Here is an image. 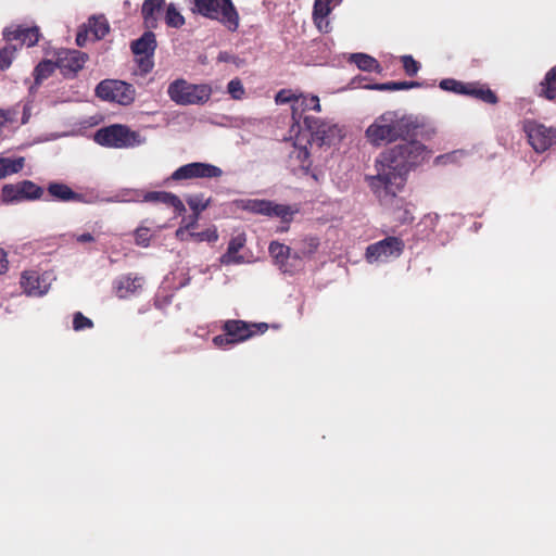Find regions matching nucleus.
Returning a JSON list of instances; mask_svg holds the SVG:
<instances>
[{
    "instance_id": "nucleus-1",
    "label": "nucleus",
    "mask_w": 556,
    "mask_h": 556,
    "mask_svg": "<svg viewBox=\"0 0 556 556\" xmlns=\"http://www.w3.org/2000/svg\"><path fill=\"white\" fill-rule=\"evenodd\" d=\"M383 150L375 161L377 174L366 178L369 188L380 201L393 199L405 186L407 175L430 157V150L409 138Z\"/></svg>"
},
{
    "instance_id": "nucleus-2",
    "label": "nucleus",
    "mask_w": 556,
    "mask_h": 556,
    "mask_svg": "<svg viewBox=\"0 0 556 556\" xmlns=\"http://www.w3.org/2000/svg\"><path fill=\"white\" fill-rule=\"evenodd\" d=\"M276 104L291 103L292 118L295 123L300 124L301 121L305 126V130L302 131L295 142L290 159L293 164V170L295 174L308 175L312 166V160L309 159V150L307 144H311L313 140L312 121L308 115H304V105L306 99L303 97H296L290 89H281L275 96Z\"/></svg>"
},
{
    "instance_id": "nucleus-3",
    "label": "nucleus",
    "mask_w": 556,
    "mask_h": 556,
    "mask_svg": "<svg viewBox=\"0 0 556 556\" xmlns=\"http://www.w3.org/2000/svg\"><path fill=\"white\" fill-rule=\"evenodd\" d=\"M418 119L412 115L401 114L397 111H387L379 115L366 129L367 140L375 147L396 140H407L417 137L420 128Z\"/></svg>"
},
{
    "instance_id": "nucleus-4",
    "label": "nucleus",
    "mask_w": 556,
    "mask_h": 556,
    "mask_svg": "<svg viewBox=\"0 0 556 556\" xmlns=\"http://www.w3.org/2000/svg\"><path fill=\"white\" fill-rule=\"evenodd\" d=\"M213 89L208 84H192L184 78L173 80L167 87L168 98L177 105H203L211 99Z\"/></svg>"
},
{
    "instance_id": "nucleus-5",
    "label": "nucleus",
    "mask_w": 556,
    "mask_h": 556,
    "mask_svg": "<svg viewBox=\"0 0 556 556\" xmlns=\"http://www.w3.org/2000/svg\"><path fill=\"white\" fill-rule=\"evenodd\" d=\"M94 141L100 146L114 149H129L146 143L147 139L139 131L121 124H114L97 130Z\"/></svg>"
},
{
    "instance_id": "nucleus-6",
    "label": "nucleus",
    "mask_w": 556,
    "mask_h": 556,
    "mask_svg": "<svg viewBox=\"0 0 556 556\" xmlns=\"http://www.w3.org/2000/svg\"><path fill=\"white\" fill-rule=\"evenodd\" d=\"M194 11L220 22L230 31L239 27V14L231 0H194Z\"/></svg>"
},
{
    "instance_id": "nucleus-7",
    "label": "nucleus",
    "mask_w": 556,
    "mask_h": 556,
    "mask_svg": "<svg viewBox=\"0 0 556 556\" xmlns=\"http://www.w3.org/2000/svg\"><path fill=\"white\" fill-rule=\"evenodd\" d=\"M237 206L250 213L267 217H278L283 223H289L296 212V210L290 205L278 204L265 199H242L237 201Z\"/></svg>"
},
{
    "instance_id": "nucleus-8",
    "label": "nucleus",
    "mask_w": 556,
    "mask_h": 556,
    "mask_svg": "<svg viewBox=\"0 0 556 556\" xmlns=\"http://www.w3.org/2000/svg\"><path fill=\"white\" fill-rule=\"evenodd\" d=\"M98 98L121 105H129L135 100V88L125 81L104 79L96 87Z\"/></svg>"
},
{
    "instance_id": "nucleus-9",
    "label": "nucleus",
    "mask_w": 556,
    "mask_h": 556,
    "mask_svg": "<svg viewBox=\"0 0 556 556\" xmlns=\"http://www.w3.org/2000/svg\"><path fill=\"white\" fill-rule=\"evenodd\" d=\"M404 242L397 237H387L366 248L365 258L368 263H386L397 258L404 251Z\"/></svg>"
},
{
    "instance_id": "nucleus-10",
    "label": "nucleus",
    "mask_w": 556,
    "mask_h": 556,
    "mask_svg": "<svg viewBox=\"0 0 556 556\" xmlns=\"http://www.w3.org/2000/svg\"><path fill=\"white\" fill-rule=\"evenodd\" d=\"M528 142L538 153H543L556 144V128L547 127L535 121H527L523 125Z\"/></svg>"
},
{
    "instance_id": "nucleus-11",
    "label": "nucleus",
    "mask_w": 556,
    "mask_h": 556,
    "mask_svg": "<svg viewBox=\"0 0 556 556\" xmlns=\"http://www.w3.org/2000/svg\"><path fill=\"white\" fill-rule=\"evenodd\" d=\"M42 194L43 189L30 180L8 184L2 187V202L5 204L38 200Z\"/></svg>"
},
{
    "instance_id": "nucleus-12",
    "label": "nucleus",
    "mask_w": 556,
    "mask_h": 556,
    "mask_svg": "<svg viewBox=\"0 0 556 556\" xmlns=\"http://www.w3.org/2000/svg\"><path fill=\"white\" fill-rule=\"evenodd\" d=\"M53 280L55 276L52 271L30 270L22 275L21 286L28 296H42L49 291Z\"/></svg>"
},
{
    "instance_id": "nucleus-13",
    "label": "nucleus",
    "mask_w": 556,
    "mask_h": 556,
    "mask_svg": "<svg viewBox=\"0 0 556 556\" xmlns=\"http://www.w3.org/2000/svg\"><path fill=\"white\" fill-rule=\"evenodd\" d=\"M223 169L216 165L203 162H193L178 167L170 176L173 180H185L192 178H218Z\"/></svg>"
},
{
    "instance_id": "nucleus-14",
    "label": "nucleus",
    "mask_w": 556,
    "mask_h": 556,
    "mask_svg": "<svg viewBox=\"0 0 556 556\" xmlns=\"http://www.w3.org/2000/svg\"><path fill=\"white\" fill-rule=\"evenodd\" d=\"M268 251L283 273H294L302 268V258L296 253L291 255L289 247L273 241L269 244Z\"/></svg>"
},
{
    "instance_id": "nucleus-15",
    "label": "nucleus",
    "mask_w": 556,
    "mask_h": 556,
    "mask_svg": "<svg viewBox=\"0 0 556 556\" xmlns=\"http://www.w3.org/2000/svg\"><path fill=\"white\" fill-rule=\"evenodd\" d=\"M266 328V324L249 325L242 320H228L224 325V331L228 332L235 344L250 339L256 332V329L263 332Z\"/></svg>"
},
{
    "instance_id": "nucleus-16",
    "label": "nucleus",
    "mask_w": 556,
    "mask_h": 556,
    "mask_svg": "<svg viewBox=\"0 0 556 556\" xmlns=\"http://www.w3.org/2000/svg\"><path fill=\"white\" fill-rule=\"evenodd\" d=\"M87 59V54L81 51L63 49L56 53L55 65L65 74H75L84 67Z\"/></svg>"
},
{
    "instance_id": "nucleus-17",
    "label": "nucleus",
    "mask_w": 556,
    "mask_h": 556,
    "mask_svg": "<svg viewBox=\"0 0 556 556\" xmlns=\"http://www.w3.org/2000/svg\"><path fill=\"white\" fill-rule=\"evenodd\" d=\"M343 138L342 129L327 122H315V143L319 147H336Z\"/></svg>"
},
{
    "instance_id": "nucleus-18",
    "label": "nucleus",
    "mask_w": 556,
    "mask_h": 556,
    "mask_svg": "<svg viewBox=\"0 0 556 556\" xmlns=\"http://www.w3.org/2000/svg\"><path fill=\"white\" fill-rule=\"evenodd\" d=\"M3 35L7 41H17L21 45H26L27 47L35 46L40 37L39 28L37 26L25 27L22 25H12L7 27Z\"/></svg>"
},
{
    "instance_id": "nucleus-19",
    "label": "nucleus",
    "mask_w": 556,
    "mask_h": 556,
    "mask_svg": "<svg viewBox=\"0 0 556 556\" xmlns=\"http://www.w3.org/2000/svg\"><path fill=\"white\" fill-rule=\"evenodd\" d=\"M143 286V278L140 276L126 275L116 279L114 290L119 299H126L138 293Z\"/></svg>"
},
{
    "instance_id": "nucleus-20",
    "label": "nucleus",
    "mask_w": 556,
    "mask_h": 556,
    "mask_svg": "<svg viewBox=\"0 0 556 556\" xmlns=\"http://www.w3.org/2000/svg\"><path fill=\"white\" fill-rule=\"evenodd\" d=\"M247 242L245 235L240 233L233 238L228 243L227 251L219 258V262L223 265H231V264H243L245 260L242 255L239 254V251L244 247Z\"/></svg>"
},
{
    "instance_id": "nucleus-21",
    "label": "nucleus",
    "mask_w": 556,
    "mask_h": 556,
    "mask_svg": "<svg viewBox=\"0 0 556 556\" xmlns=\"http://www.w3.org/2000/svg\"><path fill=\"white\" fill-rule=\"evenodd\" d=\"M466 96L486 104L495 105L498 103L496 93L486 84L480 81L468 83Z\"/></svg>"
},
{
    "instance_id": "nucleus-22",
    "label": "nucleus",
    "mask_w": 556,
    "mask_h": 556,
    "mask_svg": "<svg viewBox=\"0 0 556 556\" xmlns=\"http://www.w3.org/2000/svg\"><path fill=\"white\" fill-rule=\"evenodd\" d=\"M49 194L62 202H87L83 194L73 191L62 182H51L48 186Z\"/></svg>"
},
{
    "instance_id": "nucleus-23",
    "label": "nucleus",
    "mask_w": 556,
    "mask_h": 556,
    "mask_svg": "<svg viewBox=\"0 0 556 556\" xmlns=\"http://www.w3.org/2000/svg\"><path fill=\"white\" fill-rule=\"evenodd\" d=\"M536 94L548 101H556V65L547 71L538 86Z\"/></svg>"
},
{
    "instance_id": "nucleus-24",
    "label": "nucleus",
    "mask_w": 556,
    "mask_h": 556,
    "mask_svg": "<svg viewBox=\"0 0 556 556\" xmlns=\"http://www.w3.org/2000/svg\"><path fill=\"white\" fill-rule=\"evenodd\" d=\"M165 0H144L141 13L147 28H155L157 25V13L164 5Z\"/></svg>"
},
{
    "instance_id": "nucleus-25",
    "label": "nucleus",
    "mask_w": 556,
    "mask_h": 556,
    "mask_svg": "<svg viewBox=\"0 0 556 556\" xmlns=\"http://www.w3.org/2000/svg\"><path fill=\"white\" fill-rule=\"evenodd\" d=\"M156 48L155 35L152 31H146L140 38L132 41L131 50L137 55H152Z\"/></svg>"
},
{
    "instance_id": "nucleus-26",
    "label": "nucleus",
    "mask_w": 556,
    "mask_h": 556,
    "mask_svg": "<svg viewBox=\"0 0 556 556\" xmlns=\"http://www.w3.org/2000/svg\"><path fill=\"white\" fill-rule=\"evenodd\" d=\"M350 61L354 63L361 71L381 73L382 67L380 63L369 54L353 53Z\"/></svg>"
},
{
    "instance_id": "nucleus-27",
    "label": "nucleus",
    "mask_w": 556,
    "mask_h": 556,
    "mask_svg": "<svg viewBox=\"0 0 556 556\" xmlns=\"http://www.w3.org/2000/svg\"><path fill=\"white\" fill-rule=\"evenodd\" d=\"M85 26L93 35L94 40L102 39L110 30L109 22L103 15L89 17Z\"/></svg>"
},
{
    "instance_id": "nucleus-28",
    "label": "nucleus",
    "mask_w": 556,
    "mask_h": 556,
    "mask_svg": "<svg viewBox=\"0 0 556 556\" xmlns=\"http://www.w3.org/2000/svg\"><path fill=\"white\" fill-rule=\"evenodd\" d=\"M419 86H420V84L417 81H388V83L374 84V85H361V87H363V88L379 90V91L408 90V89L416 88Z\"/></svg>"
},
{
    "instance_id": "nucleus-29",
    "label": "nucleus",
    "mask_w": 556,
    "mask_h": 556,
    "mask_svg": "<svg viewBox=\"0 0 556 556\" xmlns=\"http://www.w3.org/2000/svg\"><path fill=\"white\" fill-rule=\"evenodd\" d=\"M24 163L25 159L22 156L16 159L0 157V179L22 170Z\"/></svg>"
},
{
    "instance_id": "nucleus-30",
    "label": "nucleus",
    "mask_w": 556,
    "mask_h": 556,
    "mask_svg": "<svg viewBox=\"0 0 556 556\" xmlns=\"http://www.w3.org/2000/svg\"><path fill=\"white\" fill-rule=\"evenodd\" d=\"M143 201V191L139 189H123L115 195L106 199L112 203H128Z\"/></svg>"
},
{
    "instance_id": "nucleus-31",
    "label": "nucleus",
    "mask_w": 556,
    "mask_h": 556,
    "mask_svg": "<svg viewBox=\"0 0 556 556\" xmlns=\"http://www.w3.org/2000/svg\"><path fill=\"white\" fill-rule=\"evenodd\" d=\"M186 202L192 210L193 215L200 217V214L208 207L211 199H206L202 193L189 194L186 197Z\"/></svg>"
},
{
    "instance_id": "nucleus-32",
    "label": "nucleus",
    "mask_w": 556,
    "mask_h": 556,
    "mask_svg": "<svg viewBox=\"0 0 556 556\" xmlns=\"http://www.w3.org/2000/svg\"><path fill=\"white\" fill-rule=\"evenodd\" d=\"M468 83H463L454 78L442 79L439 87L444 91H450L456 94L466 96Z\"/></svg>"
},
{
    "instance_id": "nucleus-33",
    "label": "nucleus",
    "mask_w": 556,
    "mask_h": 556,
    "mask_svg": "<svg viewBox=\"0 0 556 556\" xmlns=\"http://www.w3.org/2000/svg\"><path fill=\"white\" fill-rule=\"evenodd\" d=\"M165 22L169 27L179 28L185 24V17L174 3H169L165 12Z\"/></svg>"
},
{
    "instance_id": "nucleus-34",
    "label": "nucleus",
    "mask_w": 556,
    "mask_h": 556,
    "mask_svg": "<svg viewBox=\"0 0 556 556\" xmlns=\"http://www.w3.org/2000/svg\"><path fill=\"white\" fill-rule=\"evenodd\" d=\"M342 0H315V21L318 16L329 15Z\"/></svg>"
},
{
    "instance_id": "nucleus-35",
    "label": "nucleus",
    "mask_w": 556,
    "mask_h": 556,
    "mask_svg": "<svg viewBox=\"0 0 556 556\" xmlns=\"http://www.w3.org/2000/svg\"><path fill=\"white\" fill-rule=\"evenodd\" d=\"M174 193L166 191H149L143 192V202H161L166 205L170 202Z\"/></svg>"
},
{
    "instance_id": "nucleus-36",
    "label": "nucleus",
    "mask_w": 556,
    "mask_h": 556,
    "mask_svg": "<svg viewBox=\"0 0 556 556\" xmlns=\"http://www.w3.org/2000/svg\"><path fill=\"white\" fill-rule=\"evenodd\" d=\"M15 51H16V46H14L11 42L8 43L5 47H3L0 50V68L1 70H5L11 65Z\"/></svg>"
},
{
    "instance_id": "nucleus-37",
    "label": "nucleus",
    "mask_w": 556,
    "mask_h": 556,
    "mask_svg": "<svg viewBox=\"0 0 556 556\" xmlns=\"http://www.w3.org/2000/svg\"><path fill=\"white\" fill-rule=\"evenodd\" d=\"M401 62L405 74L409 77L417 75L418 71L420 70V63L417 62L412 55H402Z\"/></svg>"
},
{
    "instance_id": "nucleus-38",
    "label": "nucleus",
    "mask_w": 556,
    "mask_h": 556,
    "mask_svg": "<svg viewBox=\"0 0 556 556\" xmlns=\"http://www.w3.org/2000/svg\"><path fill=\"white\" fill-rule=\"evenodd\" d=\"M54 70V64L51 61L40 62L35 68L36 83H40L47 78Z\"/></svg>"
},
{
    "instance_id": "nucleus-39",
    "label": "nucleus",
    "mask_w": 556,
    "mask_h": 556,
    "mask_svg": "<svg viewBox=\"0 0 556 556\" xmlns=\"http://www.w3.org/2000/svg\"><path fill=\"white\" fill-rule=\"evenodd\" d=\"M227 91L235 100H241L244 96V87L240 79H231L227 85Z\"/></svg>"
},
{
    "instance_id": "nucleus-40",
    "label": "nucleus",
    "mask_w": 556,
    "mask_h": 556,
    "mask_svg": "<svg viewBox=\"0 0 556 556\" xmlns=\"http://www.w3.org/2000/svg\"><path fill=\"white\" fill-rule=\"evenodd\" d=\"M17 109L12 108L9 110H0V128L4 127L8 124H13L17 121Z\"/></svg>"
},
{
    "instance_id": "nucleus-41",
    "label": "nucleus",
    "mask_w": 556,
    "mask_h": 556,
    "mask_svg": "<svg viewBox=\"0 0 556 556\" xmlns=\"http://www.w3.org/2000/svg\"><path fill=\"white\" fill-rule=\"evenodd\" d=\"M92 326H93L92 320L89 319L88 317L84 316L81 313L78 312L74 315L73 328L76 331H80L86 328H91Z\"/></svg>"
},
{
    "instance_id": "nucleus-42",
    "label": "nucleus",
    "mask_w": 556,
    "mask_h": 556,
    "mask_svg": "<svg viewBox=\"0 0 556 556\" xmlns=\"http://www.w3.org/2000/svg\"><path fill=\"white\" fill-rule=\"evenodd\" d=\"M150 229L147 227H138L135 231V240L138 245L148 247L150 242Z\"/></svg>"
},
{
    "instance_id": "nucleus-43",
    "label": "nucleus",
    "mask_w": 556,
    "mask_h": 556,
    "mask_svg": "<svg viewBox=\"0 0 556 556\" xmlns=\"http://www.w3.org/2000/svg\"><path fill=\"white\" fill-rule=\"evenodd\" d=\"M188 230L189 229L181 224L180 227L176 230V233H175L176 238L179 240H187L189 237H198V238H200V240H203L205 238L204 232L193 233V232H188Z\"/></svg>"
},
{
    "instance_id": "nucleus-44",
    "label": "nucleus",
    "mask_w": 556,
    "mask_h": 556,
    "mask_svg": "<svg viewBox=\"0 0 556 556\" xmlns=\"http://www.w3.org/2000/svg\"><path fill=\"white\" fill-rule=\"evenodd\" d=\"M213 342L217 348H220V349H225L228 345L235 344V343H232L231 338L229 337L228 332H226V331L224 334L214 337Z\"/></svg>"
},
{
    "instance_id": "nucleus-45",
    "label": "nucleus",
    "mask_w": 556,
    "mask_h": 556,
    "mask_svg": "<svg viewBox=\"0 0 556 556\" xmlns=\"http://www.w3.org/2000/svg\"><path fill=\"white\" fill-rule=\"evenodd\" d=\"M315 26L320 33H329L331 30V25L328 15L318 16V20L315 21Z\"/></svg>"
},
{
    "instance_id": "nucleus-46",
    "label": "nucleus",
    "mask_w": 556,
    "mask_h": 556,
    "mask_svg": "<svg viewBox=\"0 0 556 556\" xmlns=\"http://www.w3.org/2000/svg\"><path fill=\"white\" fill-rule=\"evenodd\" d=\"M168 205L174 207L177 215H182L186 213V206L184 202L176 194H174Z\"/></svg>"
},
{
    "instance_id": "nucleus-47",
    "label": "nucleus",
    "mask_w": 556,
    "mask_h": 556,
    "mask_svg": "<svg viewBox=\"0 0 556 556\" xmlns=\"http://www.w3.org/2000/svg\"><path fill=\"white\" fill-rule=\"evenodd\" d=\"M90 31L88 30V28L85 26V24L79 28L78 33H77V36H76V43L77 46L79 47H84L87 42V39H88V34Z\"/></svg>"
},
{
    "instance_id": "nucleus-48",
    "label": "nucleus",
    "mask_w": 556,
    "mask_h": 556,
    "mask_svg": "<svg viewBox=\"0 0 556 556\" xmlns=\"http://www.w3.org/2000/svg\"><path fill=\"white\" fill-rule=\"evenodd\" d=\"M199 216L191 215L189 217H184L181 220V224L187 227L188 229H192L198 225Z\"/></svg>"
},
{
    "instance_id": "nucleus-49",
    "label": "nucleus",
    "mask_w": 556,
    "mask_h": 556,
    "mask_svg": "<svg viewBox=\"0 0 556 556\" xmlns=\"http://www.w3.org/2000/svg\"><path fill=\"white\" fill-rule=\"evenodd\" d=\"M30 114H31V102L27 101L23 108V117H22L21 123L26 124L29 121Z\"/></svg>"
},
{
    "instance_id": "nucleus-50",
    "label": "nucleus",
    "mask_w": 556,
    "mask_h": 556,
    "mask_svg": "<svg viewBox=\"0 0 556 556\" xmlns=\"http://www.w3.org/2000/svg\"><path fill=\"white\" fill-rule=\"evenodd\" d=\"M8 269L7 253L0 249V275L5 273Z\"/></svg>"
},
{
    "instance_id": "nucleus-51",
    "label": "nucleus",
    "mask_w": 556,
    "mask_h": 556,
    "mask_svg": "<svg viewBox=\"0 0 556 556\" xmlns=\"http://www.w3.org/2000/svg\"><path fill=\"white\" fill-rule=\"evenodd\" d=\"M76 240L81 243L92 242L94 240L91 233H83L76 237Z\"/></svg>"
},
{
    "instance_id": "nucleus-52",
    "label": "nucleus",
    "mask_w": 556,
    "mask_h": 556,
    "mask_svg": "<svg viewBox=\"0 0 556 556\" xmlns=\"http://www.w3.org/2000/svg\"><path fill=\"white\" fill-rule=\"evenodd\" d=\"M231 60V55L227 52H220L218 54V61L220 62H229Z\"/></svg>"
},
{
    "instance_id": "nucleus-53",
    "label": "nucleus",
    "mask_w": 556,
    "mask_h": 556,
    "mask_svg": "<svg viewBox=\"0 0 556 556\" xmlns=\"http://www.w3.org/2000/svg\"><path fill=\"white\" fill-rule=\"evenodd\" d=\"M314 100H315V111H319L320 110V104H319V99L317 96L314 97Z\"/></svg>"
},
{
    "instance_id": "nucleus-54",
    "label": "nucleus",
    "mask_w": 556,
    "mask_h": 556,
    "mask_svg": "<svg viewBox=\"0 0 556 556\" xmlns=\"http://www.w3.org/2000/svg\"><path fill=\"white\" fill-rule=\"evenodd\" d=\"M206 238H207L208 240H216V239H217V235H216L215 232H214V233H212V236L206 235Z\"/></svg>"
},
{
    "instance_id": "nucleus-55",
    "label": "nucleus",
    "mask_w": 556,
    "mask_h": 556,
    "mask_svg": "<svg viewBox=\"0 0 556 556\" xmlns=\"http://www.w3.org/2000/svg\"><path fill=\"white\" fill-rule=\"evenodd\" d=\"M443 157H444V155H440V156L437 157V160L439 161V160H441Z\"/></svg>"
}]
</instances>
